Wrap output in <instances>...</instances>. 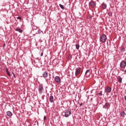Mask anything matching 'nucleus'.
<instances>
[{
  "label": "nucleus",
  "instance_id": "nucleus-13",
  "mask_svg": "<svg viewBox=\"0 0 126 126\" xmlns=\"http://www.w3.org/2000/svg\"><path fill=\"white\" fill-rule=\"evenodd\" d=\"M108 106H109V103L106 102L105 105L103 106L104 109H107V107H108Z\"/></svg>",
  "mask_w": 126,
  "mask_h": 126
},
{
  "label": "nucleus",
  "instance_id": "nucleus-8",
  "mask_svg": "<svg viewBox=\"0 0 126 126\" xmlns=\"http://www.w3.org/2000/svg\"><path fill=\"white\" fill-rule=\"evenodd\" d=\"M90 5L93 8L95 7V3L93 1H91L90 2Z\"/></svg>",
  "mask_w": 126,
  "mask_h": 126
},
{
  "label": "nucleus",
  "instance_id": "nucleus-25",
  "mask_svg": "<svg viewBox=\"0 0 126 126\" xmlns=\"http://www.w3.org/2000/svg\"><path fill=\"white\" fill-rule=\"evenodd\" d=\"M40 56L42 57V56H43V53H41Z\"/></svg>",
  "mask_w": 126,
  "mask_h": 126
},
{
  "label": "nucleus",
  "instance_id": "nucleus-10",
  "mask_svg": "<svg viewBox=\"0 0 126 126\" xmlns=\"http://www.w3.org/2000/svg\"><path fill=\"white\" fill-rule=\"evenodd\" d=\"M49 100L51 103H53L54 102V96L53 95L50 96Z\"/></svg>",
  "mask_w": 126,
  "mask_h": 126
},
{
  "label": "nucleus",
  "instance_id": "nucleus-6",
  "mask_svg": "<svg viewBox=\"0 0 126 126\" xmlns=\"http://www.w3.org/2000/svg\"><path fill=\"white\" fill-rule=\"evenodd\" d=\"M43 86L42 85H40L38 87V91L40 93V94H42L43 93Z\"/></svg>",
  "mask_w": 126,
  "mask_h": 126
},
{
  "label": "nucleus",
  "instance_id": "nucleus-18",
  "mask_svg": "<svg viewBox=\"0 0 126 126\" xmlns=\"http://www.w3.org/2000/svg\"><path fill=\"white\" fill-rule=\"evenodd\" d=\"M120 115L122 116H125V115H126V113H125V112H122L120 113Z\"/></svg>",
  "mask_w": 126,
  "mask_h": 126
},
{
  "label": "nucleus",
  "instance_id": "nucleus-26",
  "mask_svg": "<svg viewBox=\"0 0 126 126\" xmlns=\"http://www.w3.org/2000/svg\"><path fill=\"white\" fill-rule=\"evenodd\" d=\"M125 100L126 101V96H125Z\"/></svg>",
  "mask_w": 126,
  "mask_h": 126
},
{
  "label": "nucleus",
  "instance_id": "nucleus-1",
  "mask_svg": "<svg viewBox=\"0 0 126 126\" xmlns=\"http://www.w3.org/2000/svg\"><path fill=\"white\" fill-rule=\"evenodd\" d=\"M107 41V36L105 34H103L100 36V42L101 43H105Z\"/></svg>",
  "mask_w": 126,
  "mask_h": 126
},
{
  "label": "nucleus",
  "instance_id": "nucleus-21",
  "mask_svg": "<svg viewBox=\"0 0 126 126\" xmlns=\"http://www.w3.org/2000/svg\"><path fill=\"white\" fill-rule=\"evenodd\" d=\"M46 120H47V117H46V116L44 117V121H46Z\"/></svg>",
  "mask_w": 126,
  "mask_h": 126
},
{
  "label": "nucleus",
  "instance_id": "nucleus-24",
  "mask_svg": "<svg viewBox=\"0 0 126 126\" xmlns=\"http://www.w3.org/2000/svg\"><path fill=\"white\" fill-rule=\"evenodd\" d=\"M98 94H99V95H102V93H99Z\"/></svg>",
  "mask_w": 126,
  "mask_h": 126
},
{
  "label": "nucleus",
  "instance_id": "nucleus-9",
  "mask_svg": "<svg viewBox=\"0 0 126 126\" xmlns=\"http://www.w3.org/2000/svg\"><path fill=\"white\" fill-rule=\"evenodd\" d=\"M43 77L46 78L48 77V72L47 71L44 72L42 74Z\"/></svg>",
  "mask_w": 126,
  "mask_h": 126
},
{
  "label": "nucleus",
  "instance_id": "nucleus-15",
  "mask_svg": "<svg viewBox=\"0 0 126 126\" xmlns=\"http://www.w3.org/2000/svg\"><path fill=\"white\" fill-rule=\"evenodd\" d=\"M118 78H119L118 81H119V82H122V81H123V79L122 78V77L119 76V77H118Z\"/></svg>",
  "mask_w": 126,
  "mask_h": 126
},
{
  "label": "nucleus",
  "instance_id": "nucleus-20",
  "mask_svg": "<svg viewBox=\"0 0 126 126\" xmlns=\"http://www.w3.org/2000/svg\"><path fill=\"white\" fill-rule=\"evenodd\" d=\"M89 71H90V70H87V71H86L85 74H87V73H88V72H89Z\"/></svg>",
  "mask_w": 126,
  "mask_h": 126
},
{
  "label": "nucleus",
  "instance_id": "nucleus-14",
  "mask_svg": "<svg viewBox=\"0 0 126 126\" xmlns=\"http://www.w3.org/2000/svg\"><path fill=\"white\" fill-rule=\"evenodd\" d=\"M16 31H18V32H19L20 33H22V32H23V31H22V30L20 29H16Z\"/></svg>",
  "mask_w": 126,
  "mask_h": 126
},
{
  "label": "nucleus",
  "instance_id": "nucleus-5",
  "mask_svg": "<svg viewBox=\"0 0 126 126\" xmlns=\"http://www.w3.org/2000/svg\"><path fill=\"white\" fill-rule=\"evenodd\" d=\"M55 80L58 84H60L61 83V78L59 76H56L55 78Z\"/></svg>",
  "mask_w": 126,
  "mask_h": 126
},
{
  "label": "nucleus",
  "instance_id": "nucleus-23",
  "mask_svg": "<svg viewBox=\"0 0 126 126\" xmlns=\"http://www.w3.org/2000/svg\"><path fill=\"white\" fill-rule=\"evenodd\" d=\"M13 75L14 77H15V74L14 73H13Z\"/></svg>",
  "mask_w": 126,
  "mask_h": 126
},
{
  "label": "nucleus",
  "instance_id": "nucleus-3",
  "mask_svg": "<svg viewBox=\"0 0 126 126\" xmlns=\"http://www.w3.org/2000/svg\"><path fill=\"white\" fill-rule=\"evenodd\" d=\"M81 71V68L78 67L76 69L75 76H77L79 74H80Z\"/></svg>",
  "mask_w": 126,
  "mask_h": 126
},
{
  "label": "nucleus",
  "instance_id": "nucleus-19",
  "mask_svg": "<svg viewBox=\"0 0 126 126\" xmlns=\"http://www.w3.org/2000/svg\"><path fill=\"white\" fill-rule=\"evenodd\" d=\"M76 48L77 49V50H79V45L76 44Z\"/></svg>",
  "mask_w": 126,
  "mask_h": 126
},
{
  "label": "nucleus",
  "instance_id": "nucleus-7",
  "mask_svg": "<svg viewBox=\"0 0 126 126\" xmlns=\"http://www.w3.org/2000/svg\"><path fill=\"white\" fill-rule=\"evenodd\" d=\"M112 91V89L110 88L109 87H107L106 89V92L107 93H110Z\"/></svg>",
  "mask_w": 126,
  "mask_h": 126
},
{
  "label": "nucleus",
  "instance_id": "nucleus-22",
  "mask_svg": "<svg viewBox=\"0 0 126 126\" xmlns=\"http://www.w3.org/2000/svg\"><path fill=\"white\" fill-rule=\"evenodd\" d=\"M17 19H21V17H17Z\"/></svg>",
  "mask_w": 126,
  "mask_h": 126
},
{
  "label": "nucleus",
  "instance_id": "nucleus-11",
  "mask_svg": "<svg viewBox=\"0 0 126 126\" xmlns=\"http://www.w3.org/2000/svg\"><path fill=\"white\" fill-rule=\"evenodd\" d=\"M102 7L103 9L107 8V4L105 3H102Z\"/></svg>",
  "mask_w": 126,
  "mask_h": 126
},
{
  "label": "nucleus",
  "instance_id": "nucleus-16",
  "mask_svg": "<svg viewBox=\"0 0 126 126\" xmlns=\"http://www.w3.org/2000/svg\"><path fill=\"white\" fill-rule=\"evenodd\" d=\"M59 6H60L61 8L62 9H64V7L62 4H60Z\"/></svg>",
  "mask_w": 126,
  "mask_h": 126
},
{
  "label": "nucleus",
  "instance_id": "nucleus-28",
  "mask_svg": "<svg viewBox=\"0 0 126 126\" xmlns=\"http://www.w3.org/2000/svg\"><path fill=\"white\" fill-rule=\"evenodd\" d=\"M71 56H70V58H71Z\"/></svg>",
  "mask_w": 126,
  "mask_h": 126
},
{
  "label": "nucleus",
  "instance_id": "nucleus-2",
  "mask_svg": "<svg viewBox=\"0 0 126 126\" xmlns=\"http://www.w3.org/2000/svg\"><path fill=\"white\" fill-rule=\"evenodd\" d=\"M70 115H71V111H70V110H68L65 112V118H68V117H69Z\"/></svg>",
  "mask_w": 126,
  "mask_h": 126
},
{
  "label": "nucleus",
  "instance_id": "nucleus-27",
  "mask_svg": "<svg viewBox=\"0 0 126 126\" xmlns=\"http://www.w3.org/2000/svg\"><path fill=\"white\" fill-rule=\"evenodd\" d=\"M80 106H82V104H81Z\"/></svg>",
  "mask_w": 126,
  "mask_h": 126
},
{
  "label": "nucleus",
  "instance_id": "nucleus-12",
  "mask_svg": "<svg viewBox=\"0 0 126 126\" xmlns=\"http://www.w3.org/2000/svg\"><path fill=\"white\" fill-rule=\"evenodd\" d=\"M7 115H8V117H11V116H12V113L10 111H7Z\"/></svg>",
  "mask_w": 126,
  "mask_h": 126
},
{
  "label": "nucleus",
  "instance_id": "nucleus-17",
  "mask_svg": "<svg viewBox=\"0 0 126 126\" xmlns=\"http://www.w3.org/2000/svg\"><path fill=\"white\" fill-rule=\"evenodd\" d=\"M6 72L8 76H10V73H9V71H8V70L7 69V68L6 69Z\"/></svg>",
  "mask_w": 126,
  "mask_h": 126
},
{
  "label": "nucleus",
  "instance_id": "nucleus-4",
  "mask_svg": "<svg viewBox=\"0 0 126 126\" xmlns=\"http://www.w3.org/2000/svg\"><path fill=\"white\" fill-rule=\"evenodd\" d=\"M126 63L125 61H123L120 63V67L121 68H125L126 67Z\"/></svg>",
  "mask_w": 126,
  "mask_h": 126
},
{
  "label": "nucleus",
  "instance_id": "nucleus-29",
  "mask_svg": "<svg viewBox=\"0 0 126 126\" xmlns=\"http://www.w3.org/2000/svg\"><path fill=\"white\" fill-rule=\"evenodd\" d=\"M125 72H126V70H125Z\"/></svg>",
  "mask_w": 126,
  "mask_h": 126
}]
</instances>
